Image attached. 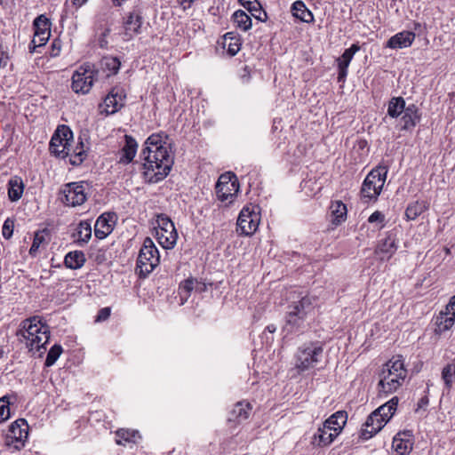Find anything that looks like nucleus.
Returning a JSON list of instances; mask_svg holds the SVG:
<instances>
[{
	"label": "nucleus",
	"mask_w": 455,
	"mask_h": 455,
	"mask_svg": "<svg viewBox=\"0 0 455 455\" xmlns=\"http://www.w3.org/2000/svg\"><path fill=\"white\" fill-rule=\"evenodd\" d=\"M141 156L145 161V180L148 183H157L164 180L174 164V154L169 136L164 132L150 135L145 141Z\"/></svg>",
	"instance_id": "obj_1"
},
{
	"label": "nucleus",
	"mask_w": 455,
	"mask_h": 455,
	"mask_svg": "<svg viewBox=\"0 0 455 455\" xmlns=\"http://www.w3.org/2000/svg\"><path fill=\"white\" fill-rule=\"evenodd\" d=\"M291 298L293 300L288 306L284 329L287 332L303 331L308 325L307 318L314 314L316 298L297 291H292Z\"/></svg>",
	"instance_id": "obj_2"
},
{
	"label": "nucleus",
	"mask_w": 455,
	"mask_h": 455,
	"mask_svg": "<svg viewBox=\"0 0 455 455\" xmlns=\"http://www.w3.org/2000/svg\"><path fill=\"white\" fill-rule=\"evenodd\" d=\"M16 335L30 351L34 349L39 351L50 339L49 328L41 323L38 316L23 320Z\"/></svg>",
	"instance_id": "obj_3"
},
{
	"label": "nucleus",
	"mask_w": 455,
	"mask_h": 455,
	"mask_svg": "<svg viewBox=\"0 0 455 455\" xmlns=\"http://www.w3.org/2000/svg\"><path fill=\"white\" fill-rule=\"evenodd\" d=\"M406 376L407 370L402 356L393 357L383 365L379 373V391L386 395L395 392L403 385Z\"/></svg>",
	"instance_id": "obj_4"
},
{
	"label": "nucleus",
	"mask_w": 455,
	"mask_h": 455,
	"mask_svg": "<svg viewBox=\"0 0 455 455\" xmlns=\"http://www.w3.org/2000/svg\"><path fill=\"white\" fill-rule=\"evenodd\" d=\"M398 397L394 396L387 403L379 406L373 412H371L364 424V427L361 431V438L368 440L375 435L384 425L392 418L394 415L397 404Z\"/></svg>",
	"instance_id": "obj_5"
},
{
	"label": "nucleus",
	"mask_w": 455,
	"mask_h": 455,
	"mask_svg": "<svg viewBox=\"0 0 455 455\" xmlns=\"http://www.w3.org/2000/svg\"><path fill=\"white\" fill-rule=\"evenodd\" d=\"M160 262L159 251L153 241L147 237L140 250L137 259V271L140 277H146Z\"/></svg>",
	"instance_id": "obj_6"
},
{
	"label": "nucleus",
	"mask_w": 455,
	"mask_h": 455,
	"mask_svg": "<svg viewBox=\"0 0 455 455\" xmlns=\"http://www.w3.org/2000/svg\"><path fill=\"white\" fill-rule=\"evenodd\" d=\"M387 167L379 165L371 170L364 179L362 188L361 196L368 200H376L379 196L386 181Z\"/></svg>",
	"instance_id": "obj_7"
},
{
	"label": "nucleus",
	"mask_w": 455,
	"mask_h": 455,
	"mask_svg": "<svg viewBox=\"0 0 455 455\" xmlns=\"http://www.w3.org/2000/svg\"><path fill=\"white\" fill-rule=\"evenodd\" d=\"M323 348L320 342L304 344L299 347L296 355V368L304 371L313 368L320 361Z\"/></svg>",
	"instance_id": "obj_8"
},
{
	"label": "nucleus",
	"mask_w": 455,
	"mask_h": 455,
	"mask_svg": "<svg viewBox=\"0 0 455 455\" xmlns=\"http://www.w3.org/2000/svg\"><path fill=\"white\" fill-rule=\"evenodd\" d=\"M156 222L157 227L155 229L158 243L164 249L173 248L178 239L173 222L164 214H159Z\"/></svg>",
	"instance_id": "obj_9"
},
{
	"label": "nucleus",
	"mask_w": 455,
	"mask_h": 455,
	"mask_svg": "<svg viewBox=\"0 0 455 455\" xmlns=\"http://www.w3.org/2000/svg\"><path fill=\"white\" fill-rule=\"evenodd\" d=\"M28 436V426L24 419H19L12 422L5 435V445L14 447L20 451L25 446V442Z\"/></svg>",
	"instance_id": "obj_10"
},
{
	"label": "nucleus",
	"mask_w": 455,
	"mask_h": 455,
	"mask_svg": "<svg viewBox=\"0 0 455 455\" xmlns=\"http://www.w3.org/2000/svg\"><path fill=\"white\" fill-rule=\"evenodd\" d=\"M216 195L221 202L229 200L232 202L239 190V182L236 176L232 172L221 174L215 186Z\"/></svg>",
	"instance_id": "obj_11"
},
{
	"label": "nucleus",
	"mask_w": 455,
	"mask_h": 455,
	"mask_svg": "<svg viewBox=\"0 0 455 455\" xmlns=\"http://www.w3.org/2000/svg\"><path fill=\"white\" fill-rule=\"evenodd\" d=\"M34 37L28 46L29 52H34L36 47L44 45L50 37L51 22L44 15H39L33 22Z\"/></svg>",
	"instance_id": "obj_12"
},
{
	"label": "nucleus",
	"mask_w": 455,
	"mask_h": 455,
	"mask_svg": "<svg viewBox=\"0 0 455 455\" xmlns=\"http://www.w3.org/2000/svg\"><path fill=\"white\" fill-rule=\"evenodd\" d=\"M93 84V70L90 65L81 66L72 76V89L76 93H88Z\"/></svg>",
	"instance_id": "obj_13"
},
{
	"label": "nucleus",
	"mask_w": 455,
	"mask_h": 455,
	"mask_svg": "<svg viewBox=\"0 0 455 455\" xmlns=\"http://www.w3.org/2000/svg\"><path fill=\"white\" fill-rule=\"evenodd\" d=\"M73 139L72 132L65 125L58 128L52 135L49 149L52 155L60 158L67 157V141Z\"/></svg>",
	"instance_id": "obj_14"
},
{
	"label": "nucleus",
	"mask_w": 455,
	"mask_h": 455,
	"mask_svg": "<svg viewBox=\"0 0 455 455\" xmlns=\"http://www.w3.org/2000/svg\"><path fill=\"white\" fill-rule=\"evenodd\" d=\"M62 193L64 194L62 202L68 206L81 205L87 199L84 182L68 183L65 185Z\"/></svg>",
	"instance_id": "obj_15"
},
{
	"label": "nucleus",
	"mask_w": 455,
	"mask_h": 455,
	"mask_svg": "<svg viewBox=\"0 0 455 455\" xmlns=\"http://www.w3.org/2000/svg\"><path fill=\"white\" fill-rule=\"evenodd\" d=\"M236 225L237 232L243 235H251L257 230L259 220L250 208L244 207L239 213Z\"/></svg>",
	"instance_id": "obj_16"
},
{
	"label": "nucleus",
	"mask_w": 455,
	"mask_h": 455,
	"mask_svg": "<svg viewBox=\"0 0 455 455\" xmlns=\"http://www.w3.org/2000/svg\"><path fill=\"white\" fill-rule=\"evenodd\" d=\"M116 215L114 212H104L96 220L94 235L98 239L106 238L114 229Z\"/></svg>",
	"instance_id": "obj_17"
},
{
	"label": "nucleus",
	"mask_w": 455,
	"mask_h": 455,
	"mask_svg": "<svg viewBox=\"0 0 455 455\" xmlns=\"http://www.w3.org/2000/svg\"><path fill=\"white\" fill-rule=\"evenodd\" d=\"M125 95L121 88H113L104 99L105 109L107 115L116 113L124 104Z\"/></svg>",
	"instance_id": "obj_18"
},
{
	"label": "nucleus",
	"mask_w": 455,
	"mask_h": 455,
	"mask_svg": "<svg viewBox=\"0 0 455 455\" xmlns=\"http://www.w3.org/2000/svg\"><path fill=\"white\" fill-rule=\"evenodd\" d=\"M398 248L396 239L393 234L380 240L375 249V254L382 261L388 260L395 253Z\"/></svg>",
	"instance_id": "obj_19"
},
{
	"label": "nucleus",
	"mask_w": 455,
	"mask_h": 455,
	"mask_svg": "<svg viewBox=\"0 0 455 455\" xmlns=\"http://www.w3.org/2000/svg\"><path fill=\"white\" fill-rule=\"evenodd\" d=\"M412 432L405 430L397 433L393 438V448L395 455H409L412 450Z\"/></svg>",
	"instance_id": "obj_20"
},
{
	"label": "nucleus",
	"mask_w": 455,
	"mask_h": 455,
	"mask_svg": "<svg viewBox=\"0 0 455 455\" xmlns=\"http://www.w3.org/2000/svg\"><path fill=\"white\" fill-rule=\"evenodd\" d=\"M414 39L415 33L404 30L391 36L387 40L386 47L395 50L407 48L412 44Z\"/></svg>",
	"instance_id": "obj_21"
},
{
	"label": "nucleus",
	"mask_w": 455,
	"mask_h": 455,
	"mask_svg": "<svg viewBox=\"0 0 455 455\" xmlns=\"http://www.w3.org/2000/svg\"><path fill=\"white\" fill-rule=\"evenodd\" d=\"M141 25L142 15L140 12L137 10L131 12L124 21L125 36H127V39H131L132 37V35H131L130 32H133L134 34L140 33Z\"/></svg>",
	"instance_id": "obj_22"
},
{
	"label": "nucleus",
	"mask_w": 455,
	"mask_h": 455,
	"mask_svg": "<svg viewBox=\"0 0 455 455\" xmlns=\"http://www.w3.org/2000/svg\"><path fill=\"white\" fill-rule=\"evenodd\" d=\"M125 144L121 149V156L119 162L122 164L131 163L137 152L138 144L136 140L130 135H124Z\"/></svg>",
	"instance_id": "obj_23"
},
{
	"label": "nucleus",
	"mask_w": 455,
	"mask_h": 455,
	"mask_svg": "<svg viewBox=\"0 0 455 455\" xmlns=\"http://www.w3.org/2000/svg\"><path fill=\"white\" fill-rule=\"evenodd\" d=\"M347 413L345 411H337L327 419L323 424L325 428L333 430L334 433L338 432V435L342 430L343 426L347 422Z\"/></svg>",
	"instance_id": "obj_24"
},
{
	"label": "nucleus",
	"mask_w": 455,
	"mask_h": 455,
	"mask_svg": "<svg viewBox=\"0 0 455 455\" xmlns=\"http://www.w3.org/2000/svg\"><path fill=\"white\" fill-rule=\"evenodd\" d=\"M251 411V405L249 403L238 402L233 408L228 420L240 423L249 418Z\"/></svg>",
	"instance_id": "obj_25"
},
{
	"label": "nucleus",
	"mask_w": 455,
	"mask_h": 455,
	"mask_svg": "<svg viewBox=\"0 0 455 455\" xmlns=\"http://www.w3.org/2000/svg\"><path fill=\"white\" fill-rule=\"evenodd\" d=\"M224 48L230 56H235L241 49L242 40L240 36L235 32H228L224 36Z\"/></svg>",
	"instance_id": "obj_26"
},
{
	"label": "nucleus",
	"mask_w": 455,
	"mask_h": 455,
	"mask_svg": "<svg viewBox=\"0 0 455 455\" xmlns=\"http://www.w3.org/2000/svg\"><path fill=\"white\" fill-rule=\"evenodd\" d=\"M24 184L20 177H13L8 182V197L12 202L18 201L23 194Z\"/></svg>",
	"instance_id": "obj_27"
},
{
	"label": "nucleus",
	"mask_w": 455,
	"mask_h": 455,
	"mask_svg": "<svg viewBox=\"0 0 455 455\" xmlns=\"http://www.w3.org/2000/svg\"><path fill=\"white\" fill-rule=\"evenodd\" d=\"M86 261L85 256L81 251H74L68 252L64 259V264L68 268H81Z\"/></svg>",
	"instance_id": "obj_28"
},
{
	"label": "nucleus",
	"mask_w": 455,
	"mask_h": 455,
	"mask_svg": "<svg viewBox=\"0 0 455 455\" xmlns=\"http://www.w3.org/2000/svg\"><path fill=\"white\" fill-rule=\"evenodd\" d=\"M291 12L294 17L303 22H312L314 20L313 13L307 8L302 1H296L291 5Z\"/></svg>",
	"instance_id": "obj_29"
},
{
	"label": "nucleus",
	"mask_w": 455,
	"mask_h": 455,
	"mask_svg": "<svg viewBox=\"0 0 455 455\" xmlns=\"http://www.w3.org/2000/svg\"><path fill=\"white\" fill-rule=\"evenodd\" d=\"M428 209L426 201H415L408 204L405 210V217L408 220H414Z\"/></svg>",
	"instance_id": "obj_30"
},
{
	"label": "nucleus",
	"mask_w": 455,
	"mask_h": 455,
	"mask_svg": "<svg viewBox=\"0 0 455 455\" xmlns=\"http://www.w3.org/2000/svg\"><path fill=\"white\" fill-rule=\"evenodd\" d=\"M337 436L338 432L334 433L333 430L325 428L323 425V427H319L317 433L315 434L314 442L317 443L319 446H327L331 444Z\"/></svg>",
	"instance_id": "obj_31"
},
{
	"label": "nucleus",
	"mask_w": 455,
	"mask_h": 455,
	"mask_svg": "<svg viewBox=\"0 0 455 455\" xmlns=\"http://www.w3.org/2000/svg\"><path fill=\"white\" fill-rule=\"evenodd\" d=\"M331 222L335 225H339L346 220L347 217V206L341 201H336L331 205Z\"/></svg>",
	"instance_id": "obj_32"
},
{
	"label": "nucleus",
	"mask_w": 455,
	"mask_h": 455,
	"mask_svg": "<svg viewBox=\"0 0 455 455\" xmlns=\"http://www.w3.org/2000/svg\"><path fill=\"white\" fill-rule=\"evenodd\" d=\"M442 379L445 389L447 392H450L455 381V358L452 360V363H448L443 368Z\"/></svg>",
	"instance_id": "obj_33"
},
{
	"label": "nucleus",
	"mask_w": 455,
	"mask_h": 455,
	"mask_svg": "<svg viewBox=\"0 0 455 455\" xmlns=\"http://www.w3.org/2000/svg\"><path fill=\"white\" fill-rule=\"evenodd\" d=\"M405 106V100L403 97H393L387 107V115L393 118L398 117L403 113Z\"/></svg>",
	"instance_id": "obj_34"
},
{
	"label": "nucleus",
	"mask_w": 455,
	"mask_h": 455,
	"mask_svg": "<svg viewBox=\"0 0 455 455\" xmlns=\"http://www.w3.org/2000/svg\"><path fill=\"white\" fill-rule=\"evenodd\" d=\"M243 6L253 16L255 19L260 21H265L267 19V13L262 10L260 4L254 0H248Z\"/></svg>",
	"instance_id": "obj_35"
},
{
	"label": "nucleus",
	"mask_w": 455,
	"mask_h": 455,
	"mask_svg": "<svg viewBox=\"0 0 455 455\" xmlns=\"http://www.w3.org/2000/svg\"><path fill=\"white\" fill-rule=\"evenodd\" d=\"M195 284L199 285V282L195 278H188L180 284L179 294L181 299V304H184L188 300L191 291L195 289Z\"/></svg>",
	"instance_id": "obj_36"
},
{
	"label": "nucleus",
	"mask_w": 455,
	"mask_h": 455,
	"mask_svg": "<svg viewBox=\"0 0 455 455\" xmlns=\"http://www.w3.org/2000/svg\"><path fill=\"white\" fill-rule=\"evenodd\" d=\"M236 27L243 31H247L251 28V17L243 10L235 11L232 16Z\"/></svg>",
	"instance_id": "obj_37"
},
{
	"label": "nucleus",
	"mask_w": 455,
	"mask_h": 455,
	"mask_svg": "<svg viewBox=\"0 0 455 455\" xmlns=\"http://www.w3.org/2000/svg\"><path fill=\"white\" fill-rule=\"evenodd\" d=\"M92 237V227L91 224L86 221H81L77 228V242L80 244L88 243Z\"/></svg>",
	"instance_id": "obj_38"
},
{
	"label": "nucleus",
	"mask_w": 455,
	"mask_h": 455,
	"mask_svg": "<svg viewBox=\"0 0 455 455\" xmlns=\"http://www.w3.org/2000/svg\"><path fill=\"white\" fill-rule=\"evenodd\" d=\"M87 156L86 150L83 141H80L76 148H74L71 154L69 162L72 165H80Z\"/></svg>",
	"instance_id": "obj_39"
},
{
	"label": "nucleus",
	"mask_w": 455,
	"mask_h": 455,
	"mask_svg": "<svg viewBox=\"0 0 455 455\" xmlns=\"http://www.w3.org/2000/svg\"><path fill=\"white\" fill-rule=\"evenodd\" d=\"M455 323V317L443 313V311L436 317V325L440 332L450 330Z\"/></svg>",
	"instance_id": "obj_40"
},
{
	"label": "nucleus",
	"mask_w": 455,
	"mask_h": 455,
	"mask_svg": "<svg viewBox=\"0 0 455 455\" xmlns=\"http://www.w3.org/2000/svg\"><path fill=\"white\" fill-rule=\"evenodd\" d=\"M359 50L360 46L357 44H353L348 49H346L341 57L338 59V64H341L344 68H348L351 60Z\"/></svg>",
	"instance_id": "obj_41"
},
{
	"label": "nucleus",
	"mask_w": 455,
	"mask_h": 455,
	"mask_svg": "<svg viewBox=\"0 0 455 455\" xmlns=\"http://www.w3.org/2000/svg\"><path fill=\"white\" fill-rule=\"evenodd\" d=\"M61 353H62L61 346L58 345V344L53 345L47 354V356H46V359L44 362V365L46 367H50V366L53 365L56 363V361L58 360V358L60 357V355H61Z\"/></svg>",
	"instance_id": "obj_42"
},
{
	"label": "nucleus",
	"mask_w": 455,
	"mask_h": 455,
	"mask_svg": "<svg viewBox=\"0 0 455 455\" xmlns=\"http://www.w3.org/2000/svg\"><path fill=\"white\" fill-rule=\"evenodd\" d=\"M45 231L46 230L44 229V230H38L35 233L33 243L29 249V254L31 256H33V257L36 256L40 245L45 242V237H44Z\"/></svg>",
	"instance_id": "obj_43"
},
{
	"label": "nucleus",
	"mask_w": 455,
	"mask_h": 455,
	"mask_svg": "<svg viewBox=\"0 0 455 455\" xmlns=\"http://www.w3.org/2000/svg\"><path fill=\"white\" fill-rule=\"evenodd\" d=\"M138 435L137 431L129 430V429H119L116 431V436L120 439L116 440L117 444H124L122 441L125 443L134 442L135 435Z\"/></svg>",
	"instance_id": "obj_44"
},
{
	"label": "nucleus",
	"mask_w": 455,
	"mask_h": 455,
	"mask_svg": "<svg viewBox=\"0 0 455 455\" xmlns=\"http://www.w3.org/2000/svg\"><path fill=\"white\" fill-rule=\"evenodd\" d=\"M102 66L113 74H116L120 68L121 62L116 57H105L102 60Z\"/></svg>",
	"instance_id": "obj_45"
},
{
	"label": "nucleus",
	"mask_w": 455,
	"mask_h": 455,
	"mask_svg": "<svg viewBox=\"0 0 455 455\" xmlns=\"http://www.w3.org/2000/svg\"><path fill=\"white\" fill-rule=\"evenodd\" d=\"M10 402L6 395L0 398V422H4L10 418Z\"/></svg>",
	"instance_id": "obj_46"
},
{
	"label": "nucleus",
	"mask_w": 455,
	"mask_h": 455,
	"mask_svg": "<svg viewBox=\"0 0 455 455\" xmlns=\"http://www.w3.org/2000/svg\"><path fill=\"white\" fill-rule=\"evenodd\" d=\"M401 120L403 122L402 130L408 131L413 129L419 122L420 118L403 113Z\"/></svg>",
	"instance_id": "obj_47"
},
{
	"label": "nucleus",
	"mask_w": 455,
	"mask_h": 455,
	"mask_svg": "<svg viewBox=\"0 0 455 455\" xmlns=\"http://www.w3.org/2000/svg\"><path fill=\"white\" fill-rule=\"evenodd\" d=\"M13 228H14V221L11 219L5 220L3 225V236L5 239H10L13 234Z\"/></svg>",
	"instance_id": "obj_48"
},
{
	"label": "nucleus",
	"mask_w": 455,
	"mask_h": 455,
	"mask_svg": "<svg viewBox=\"0 0 455 455\" xmlns=\"http://www.w3.org/2000/svg\"><path fill=\"white\" fill-rule=\"evenodd\" d=\"M443 313L455 317V295L450 299L448 304L445 307V311H443Z\"/></svg>",
	"instance_id": "obj_49"
},
{
	"label": "nucleus",
	"mask_w": 455,
	"mask_h": 455,
	"mask_svg": "<svg viewBox=\"0 0 455 455\" xmlns=\"http://www.w3.org/2000/svg\"><path fill=\"white\" fill-rule=\"evenodd\" d=\"M61 49V42L59 39H54L52 43L50 54L52 57H57Z\"/></svg>",
	"instance_id": "obj_50"
},
{
	"label": "nucleus",
	"mask_w": 455,
	"mask_h": 455,
	"mask_svg": "<svg viewBox=\"0 0 455 455\" xmlns=\"http://www.w3.org/2000/svg\"><path fill=\"white\" fill-rule=\"evenodd\" d=\"M403 113L411 115L414 117L420 118V114H419V108L415 104H411L408 107L404 106Z\"/></svg>",
	"instance_id": "obj_51"
},
{
	"label": "nucleus",
	"mask_w": 455,
	"mask_h": 455,
	"mask_svg": "<svg viewBox=\"0 0 455 455\" xmlns=\"http://www.w3.org/2000/svg\"><path fill=\"white\" fill-rule=\"evenodd\" d=\"M110 315V308L109 307H103L101 308L97 316H96V322H101L107 320Z\"/></svg>",
	"instance_id": "obj_52"
},
{
	"label": "nucleus",
	"mask_w": 455,
	"mask_h": 455,
	"mask_svg": "<svg viewBox=\"0 0 455 455\" xmlns=\"http://www.w3.org/2000/svg\"><path fill=\"white\" fill-rule=\"evenodd\" d=\"M385 220V216L382 212H379V211H376L374 212L368 219V221L370 223H374V222H383Z\"/></svg>",
	"instance_id": "obj_53"
},
{
	"label": "nucleus",
	"mask_w": 455,
	"mask_h": 455,
	"mask_svg": "<svg viewBox=\"0 0 455 455\" xmlns=\"http://www.w3.org/2000/svg\"><path fill=\"white\" fill-rule=\"evenodd\" d=\"M429 403V399H428V396L427 395H424L423 397H421L418 403H417V409H416V411H419L421 409H426V407L428 405Z\"/></svg>",
	"instance_id": "obj_54"
},
{
	"label": "nucleus",
	"mask_w": 455,
	"mask_h": 455,
	"mask_svg": "<svg viewBox=\"0 0 455 455\" xmlns=\"http://www.w3.org/2000/svg\"><path fill=\"white\" fill-rule=\"evenodd\" d=\"M338 66H339V76H338V79H339V81H341V80H343L347 76V68H344L341 64H338Z\"/></svg>",
	"instance_id": "obj_55"
},
{
	"label": "nucleus",
	"mask_w": 455,
	"mask_h": 455,
	"mask_svg": "<svg viewBox=\"0 0 455 455\" xmlns=\"http://www.w3.org/2000/svg\"><path fill=\"white\" fill-rule=\"evenodd\" d=\"M196 0H180V4L183 6V8L186 10L189 7H191L192 4Z\"/></svg>",
	"instance_id": "obj_56"
},
{
	"label": "nucleus",
	"mask_w": 455,
	"mask_h": 455,
	"mask_svg": "<svg viewBox=\"0 0 455 455\" xmlns=\"http://www.w3.org/2000/svg\"><path fill=\"white\" fill-rule=\"evenodd\" d=\"M8 55H4V52L2 53V56L0 58V67H4L7 65V62H8Z\"/></svg>",
	"instance_id": "obj_57"
},
{
	"label": "nucleus",
	"mask_w": 455,
	"mask_h": 455,
	"mask_svg": "<svg viewBox=\"0 0 455 455\" xmlns=\"http://www.w3.org/2000/svg\"><path fill=\"white\" fill-rule=\"evenodd\" d=\"M67 148H68L66 149V150H67V152H68L67 156H70V157H71V154H72V152H73L74 147L72 146V144H71L70 140H68V141H67Z\"/></svg>",
	"instance_id": "obj_58"
},
{
	"label": "nucleus",
	"mask_w": 455,
	"mask_h": 455,
	"mask_svg": "<svg viewBox=\"0 0 455 455\" xmlns=\"http://www.w3.org/2000/svg\"><path fill=\"white\" fill-rule=\"evenodd\" d=\"M205 289V286L204 284H202L201 283H199V285L197 286V284H195V291H198V292H202L204 291Z\"/></svg>",
	"instance_id": "obj_59"
},
{
	"label": "nucleus",
	"mask_w": 455,
	"mask_h": 455,
	"mask_svg": "<svg viewBox=\"0 0 455 455\" xmlns=\"http://www.w3.org/2000/svg\"><path fill=\"white\" fill-rule=\"evenodd\" d=\"M266 331H267L270 333H274L276 331V328H275V325L270 324V325L266 327Z\"/></svg>",
	"instance_id": "obj_60"
},
{
	"label": "nucleus",
	"mask_w": 455,
	"mask_h": 455,
	"mask_svg": "<svg viewBox=\"0 0 455 455\" xmlns=\"http://www.w3.org/2000/svg\"><path fill=\"white\" fill-rule=\"evenodd\" d=\"M87 0H74L75 4L77 3L79 5L84 4Z\"/></svg>",
	"instance_id": "obj_61"
},
{
	"label": "nucleus",
	"mask_w": 455,
	"mask_h": 455,
	"mask_svg": "<svg viewBox=\"0 0 455 455\" xmlns=\"http://www.w3.org/2000/svg\"><path fill=\"white\" fill-rule=\"evenodd\" d=\"M239 3L243 5V4H245V2H247L248 0H238Z\"/></svg>",
	"instance_id": "obj_62"
}]
</instances>
